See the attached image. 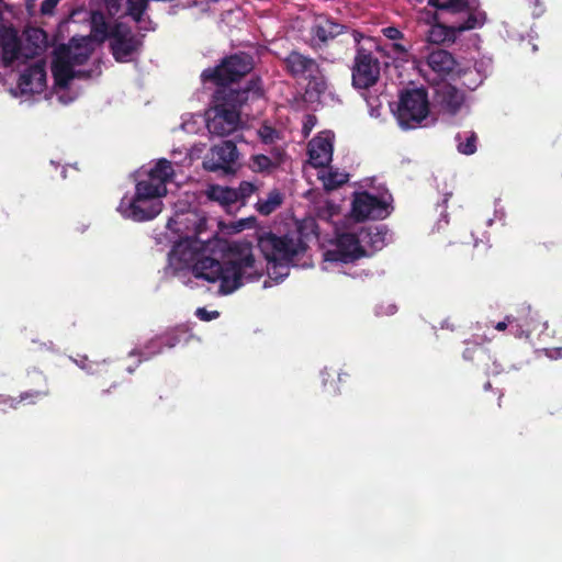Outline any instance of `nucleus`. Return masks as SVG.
I'll list each match as a JSON object with an SVG mask.
<instances>
[{
	"mask_svg": "<svg viewBox=\"0 0 562 562\" xmlns=\"http://www.w3.org/2000/svg\"><path fill=\"white\" fill-rule=\"evenodd\" d=\"M258 135L263 144H272L278 137V132L274 127L263 124L258 130Z\"/></svg>",
	"mask_w": 562,
	"mask_h": 562,
	"instance_id": "nucleus-40",
	"label": "nucleus"
},
{
	"mask_svg": "<svg viewBox=\"0 0 562 562\" xmlns=\"http://www.w3.org/2000/svg\"><path fill=\"white\" fill-rule=\"evenodd\" d=\"M351 31L346 25L339 24L331 19H324L312 25L308 45L312 49L319 50L326 47L329 41L339 35L348 34L350 36Z\"/></svg>",
	"mask_w": 562,
	"mask_h": 562,
	"instance_id": "nucleus-12",
	"label": "nucleus"
},
{
	"mask_svg": "<svg viewBox=\"0 0 562 562\" xmlns=\"http://www.w3.org/2000/svg\"><path fill=\"white\" fill-rule=\"evenodd\" d=\"M149 2V0H126L125 3V14L131 16L137 24H140L139 29L144 31L154 30V26H151V20L149 18H144L148 10Z\"/></svg>",
	"mask_w": 562,
	"mask_h": 562,
	"instance_id": "nucleus-25",
	"label": "nucleus"
},
{
	"mask_svg": "<svg viewBox=\"0 0 562 562\" xmlns=\"http://www.w3.org/2000/svg\"><path fill=\"white\" fill-rule=\"evenodd\" d=\"M283 203V195L278 189H273L268 193L266 200H258L256 209L261 215H270Z\"/></svg>",
	"mask_w": 562,
	"mask_h": 562,
	"instance_id": "nucleus-33",
	"label": "nucleus"
},
{
	"mask_svg": "<svg viewBox=\"0 0 562 562\" xmlns=\"http://www.w3.org/2000/svg\"><path fill=\"white\" fill-rule=\"evenodd\" d=\"M18 88L22 94L43 92L46 88V69L44 64L36 63L27 67L19 77Z\"/></svg>",
	"mask_w": 562,
	"mask_h": 562,
	"instance_id": "nucleus-14",
	"label": "nucleus"
},
{
	"mask_svg": "<svg viewBox=\"0 0 562 562\" xmlns=\"http://www.w3.org/2000/svg\"><path fill=\"white\" fill-rule=\"evenodd\" d=\"M249 167L255 172H271L277 169V164L273 162L271 157L257 154L250 157Z\"/></svg>",
	"mask_w": 562,
	"mask_h": 562,
	"instance_id": "nucleus-36",
	"label": "nucleus"
},
{
	"mask_svg": "<svg viewBox=\"0 0 562 562\" xmlns=\"http://www.w3.org/2000/svg\"><path fill=\"white\" fill-rule=\"evenodd\" d=\"M0 49L3 67L9 68L15 61L24 59L25 49L18 30L12 24L0 22Z\"/></svg>",
	"mask_w": 562,
	"mask_h": 562,
	"instance_id": "nucleus-10",
	"label": "nucleus"
},
{
	"mask_svg": "<svg viewBox=\"0 0 562 562\" xmlns=\"http://www.w3.org/2000/svg\"><path fill=\"white\" fill-rule=\"evenodd\" d=\"M458 34L456 25L435 24L429 31L428 40L435 44L453 43Z\"/></svg>",
	"mask_w": 562,
	"mask_h": 562,
	"instance_id": "nucleus-28",
	"label": "nucleus"
},
{
	"mask_svg": "<svg viewBox=\"0 0 562 562\" xmlns=\"http://www.w3.org/2000/svg\"><path fill=\"white\" fill-rule=\"evenodd\" d=\"M376 233L375 236H382L381 239H384V236L387 234V231L385 227H375Z\"/></svg>",
	"mask_w": 562,
	"mask_h": 562,
	"instance_id": "nucleus-51",
	"label": "nucleus"
},
{
	"mask_svg": "<svg viewBox=\"0 0 562 562\" xmlns=\"http://www.w3.org/2000/svg\"><path fill=\"white\" fill-rule=\"evenodd\" d=\"M2 19H3V15H2V13L0 12V22L2 21Z\"/></svg>",
	"mask_w": 562,
	"mask_h": 562,
	"instance_id": "nucleus-53",
	"label": "nucleus"
},
{
	"mask_svg": "<svg viewBox=\"0 0 562 562\" xmlns=\"http://www.w3.org/2000/svg\"><path fill=\"white\" fill-rule=\"evenodd\" d=\"M143 38L144 35L136 34L126 23H113L109 49L114 60L125 64L136 59L143 49Z\"/></svg>",
	"mask_w": 562,
	"mask_h": 562,
	"instance_id": "nucleus-7",
	"label": "nucleus"
},
{
	"mask_svg": "<svg viewBox=\"0 0 562 562\" xmlns=\"http://www.w3.org/2000/svg\"><path fill=\"white\" fill-rule=\"evenodd\" d=\"M236 190L237 198L241 204H245V200L249 198L255 191L256 187L254 183L248 181H241Z\"/></svg>",
	"mask_w": 562,
	"mask_h": 562,
	"instance_id": "nucleus-41",
	"label": "nucleus"
},
{
	"mask_svg": "<svg viewBox=\"0 0 562 562\" xmlns=\"http://www.w3.org/2000/svg\"><path fill=\"white\" fill-rule=\"evenodd\" d=\"M350 37L357 45L351 67V81L356 89L367 90L376 85L381 74V63L372 52L360 46L363 34L357 30L350 32Z\"/></svg>",
	"mask_w": 562,
	"mask_h": 562,
	"instance_id": "nucleus-5",
	"label": "nucleus"
},
{
	"mask_svg": "<svg viewBox=\"0 0 562 562\" xmlns=\"http://www.w3.org/2000/svg\"><path fill=\"white\" fill-rule=\"evenodd\" d=\"M383 35L392 41H396L403 37V33L395 26H387L382 30Z\"/></svg>",
	"mask_w": 562,
	"mask_h": 562,
	"instance_id": "nucleus-46",
	"label": "nucleus"
},
{
	"mask_svg": "<svg viewBox=\"0 0 562 562\" xmlns=\"http://www.w3.org/2000/svg\"><path fill=\"white\" fill-rule=\"evenodd\" d=\"M283 70L293 79H305L321 67L317 59L299 49H292L281 59Z\"/></svg>",
	"mask_w": 562,
	"mask_h": 562,
	"instance_id": "nucleus-11",
	"label": "nucleus"
},
{
	"mask_svg": "<svg viewBox=\"0 0 562 562\" xmlns=\"http://www.w3.org/2000/svg\"><path fill=\"white\" fill-rule=\"evenodd\" d=\"M304 80L307 81L305 87L306 100L312 103L319 102L329 88L328 79L325 76L324 69L319 67L318 72H313L312 76L306 77Z\"/></svg>",
	"mask_w": 562,
	"mask_h": 562,
	"instance_id": "nucleus-23",
	"label": "nucleus"
},
{
	"mask_svg": "<svg viewBox=\"0 0 562 562\" xmlns=\"http://www.w3.org/2000/svg\"><path fill=\"white\" fill-rule=\"evenodd\" d=\"M336 254L337 260L349 263L366 256V250L360 245V240L357 235L346 233L340 235L338 238Z\"/></svg>",
	"mask_w": 562,
	"mask_h": 562,
	"instance_id": "nucleus-17",
	"label": "nucleus"
},
{
	"mask_svg": "<svg viewBox=\"0 0 562 562\" xmlns=\"http://www.w3.org/2000/svg\"><path fill=\"white\" fill-rule=\"evenodd\" d=\"M29 374L30 375L32 374L35 379H37L42 382L40 387L22 392L18 398L11 397V396L4 397L2 401H0V403L5 404L9 407L15 409V408H18V405L22 402H27V403L34 404V403H36L37 400H40L44 396H47L49 393V390L47 386L46 378L43 375V373L38 372V371H33V372H30Z\"/></svg>",
	"mask_w": 562,
	"mask_h": 562,
	"instance_id": "nucleus-19",
	"label": "nucleus"
},
{
	"mask_svg": "<svg viewBox=\"0 0 562 562\" xmlns=\"http://www.w3.org/2000/svg\"><path fill=\"white\" fill-rule=\"evenodd\" d=\"M119 211L124 217L136 222L149 221L161 212V202L159 200H139L136 203V199H131L128 202L123 199Z\"/></svg>",
	"mask_w": 562,
	"mask_h": 562,
	"instance_id": "nucleus-13",
	"label": "nucleus"
},
{
	"mask_svg": "<svg viewBox=\"0 0 562 562\" xmlns=\"http://www.w3.org/2000/svg\"><path fill=\"white\" fill-rule=\"evenodd\" d=\"M195 315L196 317L200 319V321H203V322H210L212 319H215L220 316V312L218 311H207L206 308L204 307H199L196 311H195Z\"/></svg>",
	"mask_w": 562,
	"mask_h": 562,
	"instance_id": "nucleus-43",
	"label": "nucleus"
},
{
	"mask_svg": "<svg viewBox=\"0 0 562 562\" xmlns=\"http://www.w3.org/2000/svg\"><path fill=\"white\" fill-rule=\"evenodd\" d=\"M179 341H180V338L176 333H173V331L166 333L161 336H158V337H155L154 339H151L145 346V348L143 350L132 351L131 356H134V355L139 356V358H140L139 362L142 360H148L150 357L160 353L165 347L172 348L176 345H178Z\"/></svg>",
	"mask_w": 562,
	"mask_h": 562,
	"instance_id": "nucleus-22",
	"label": "nucleus"
},
{
	"mask_svg": "<svg viewBox=\"0 0 562 562\" xmlns=\"http://www.w3.org/2000/svg\"><path fill=\"white\" fill-rule=\"evenodd\" d=\"M426 63L440 79H445L453 74L458 65L453 55L445 49H436L429 53Z\"/></svg>",
	"mask_w": 562,
	"mask_h": 562,
	"instance_id": "nucleus-18",
	"label": "nucleus"
},
{
	"mask_svg": "<svg viewBox=\"0 0 562 562\" xmlns=\"http://www.w3.org/2000/svg\"><path fill=\"white\" fill-rule=\"evenodd\" d=\"M559 349H560V350H562V346H561V347H559Z\"/></svg>",
	"mask_w": 562,
	"mask_h": 562,
	"instance_id": "nucleus-54",
	"label": "nucleus"
},
{
	"mask_svg": "<svg viewBox=\"0 0 562 562\" xmlns=\"http://www.w3.org/2000/svg\"><path fill=\"white\" fill-rule=\"evenodd\" d=\"M57 50L68 61H70L74 67L86 64L91 55V50L86 46H76L72 48L70 46L61 45Z\"/></svg>",
	"mask_w": 562,
	"mask_h": 562,
	"instance_id": "nucleus-29",
	"label": "nucleus"
},
{
	"mask_svg": "<svg viewBox=\"0 0 562 562\" xmlns=\"http://www.w3.org/2000/svg\"><path fill=\"white\" fill-rule=\"evenodd\" d=\"M315 116L308 115L307 121L304 123V130L311 131L314 125Z\"/></svg>",
	"mask_w": 562,
	"mask_h": 562,
	"instance_id": "nucleus-50",
	"label": "nucleus"
},
{
	"mask_svg": "<svg viewBox=\"0 0 562 562\" xmlns=\"http://www.w3.org/2000/svg\"><path fill=\"white\" fill-rule=\"evenodd\" d=\"M263 94V85L259 76H252L245 87L239 89H216L213 95L214 105L207 114V131L220 137L236 132L240 125L241 106L262 98Z\"/></svg>",
	"mask_w": 562,
	"mask_h": 562,
	"instance_id": "nucleus-2",
	"label": "nucleus"
},
{
	"mask_svg": "<svg viewBox=\"0 0 562 562\" xmlns=\"http://www.w3.org/2000/svg\"><path fill=\"white\" fill-rule=\"evenodd\" d=\"M262 265L252 254L248 243H234L229 246L224 261L210 256L199 258L193 267V276L214 283L220 281V293L232 294L246 282L258 281L262 277Z\"/></svg>",
	"mask_w": 562,
	"mask_h": 562,
	"instance_id": "nucleus-1",
	"label": "nucleus"
},
{
	"mask_svg": "<svg viewBox=\"0 0 562 562\" xmlns=\"http://www.w3.org/2000/svg\"><path fill=\"white\" fill-rule=\"evenodd\" d=\"M173 173L172 164L169 160L162 158L159 159L157 164L149 170L148 178H150L156 183L166 186V183L171 180Z\"/></svg>",
	"mask_w": 562,
	"mask_h": 562,
	"instance_id": "nucleus-30",
	"label": "nucleus"
},
{
	"mask_svg": "<svg viewBox=\"0 0 562 562\" xmlns=\"http://www.w3.org/2000/svg\"><path fill=\"white\" fill-rule=\"evenodd\" d=\"M528 8L531 11L532 16L538 18L544 12V5L541 0H527Z\"/></svg>",
	"mask_w": 562,
	"mask_h": 562,
	"instance_id": "nucleus-44",
	"label": "nucleus"
},
{
	"mask_svg": "<svg viewBox=\"0 0 562 562\" xmlns=\"http://www.w3.org/2000/svg\"><path fill=\"white\" fill-rule=\"evenodd\" d=\"M91 76V70H75V78L88 79Z\"/></svg>",
	"mask_w": 562,
	"mask_h": 562,
	"instance_id": "nucleus-49",
	"label": "nucleus"
},
{
	"mask_svg": "<svg viewBox=\"0 0 562 562\" xmlns=\"http://www.w3.org/2000/svg\"><path fill=\"white\" fill-rule=\"evenodd\" d=\"M307 153L313 167H326L333 158V140L328 136H316L310 140Z\"/></svg>",
	"mask_w": 562,
	"mask_h": 562,
	"instance_id": "nucleus-16",
	"label": "nucleus"
},
{
	"mask_svg": "<svg viewBox=\"0 0 562 562\" xmlns=\"http://www.w3.org/2000/svg\"><path fill=\"white\" fill-rule=\"evenodd\" d=\"M106 11L110 15L114 16L119 14L126 3V0H104Z\"/></svg>",
	"mask_w": 562,
	"mask_h": 562,
	"instance_id": "nucleus-42",
	"label": "nucleus"
},
{
	"mask_svg": "<svg viewBox=\"0 0 562 562\" xmlns=\"http://www.w3.org/2000/svg\"><path fill=\"white\" fill-rule=\"evenodd\" d=\"M25 49L24 59H31L41 55L48 44L47 33L41 27H29L24 32Z\"/></svg>",
	"mask_w": 562,
	"mask_h": 562,
	"instance_id": "nucleus-20",
	"label": "nucleus"
},
{
	"mask_svg": "<svg viewBox=\"0 0 562 562\" xmlns=\"http://www.w3.org/2000/svg\"><path fill=\"white\" fill-rule=\"evenodd\" d=\"M166 193V186L156 183L150 178H148L147 180H140L136 183L135 195L133 199H136V203H138L139 200H158Z\"/></svg>",
	"mask_w": 562,
	"mask_h": 562,
	"instance_id": "nucleus-26",
	"label": "nucleus"
},
{
	"mask_svg": "<svg viewBox=\"0 0 562 562\" xmlns=\"http://www.w3.org/2000/svg\"><path fill=\"white\" fill-rule=\"evenodd\" d=\"M522 312L526 313V316L524 318L520 319L514 315H507L504 321L498 322L495 325V329L503 331L508 327V325H512L514 323H517V326H519V327L529 326L530 325V322H529L530 307L529 306L524 307Z\"/></svg>",
	"mask_w": 562,
	"mask_h": 562,
	"instance_id": "nucleus-39",
	"label": "nucleus"
},
{
	"mask_svg": "<svg viewBox=\"0 0 562 562\" xmlns=\"http://www.w3.org/2000/svg\"><path fill=\"white\" fill-rule=\"evenodd\" d=\"M255 68V58L246 52L225 56L215 67H209L201 74L204 83H213L217 89H233L232 83L249 75Z\"/></svg>",
	"mask_w": 562,
	"mask_h": 562,
	"instance_id": "nucleus-4",
	"label": "nucleus"
},
{
	"mask_svg": "<svg viewBox=\"0 0 562 562\" xmlns=\"http://www.w3.org/2000/svg\"><path fill=\"white\" fill-rule=\"evenodd\" d=\"M477 140L479 137L474 131H467L456 135L457 149L465 156L473 155L476 151Z\"/></svg>",
	"mask_w": 562,
	"mask_h": 562,
	"instance_id": "nucleus-32",
	"label": "nucleus"
},
{
	"mask_svg": "<svg viewBox=\"0 0 562 562\" xmlns=\"http://www.w3.org/2000/svg\"><path fill=\"white\" fill-rule=\"evenodd\" d=\"M428 2L439 10H448L453 13L470 11L473 9L469 0H429Z\"/></svg>",
	"mask_w": 562,
	"mask_h": 562,
	"instance_id": "nucleus-34",
	"label": "nucleus"
},
{
	"mask_svg": "<svg viewBox=\"0 0 562 562\" xmlns=\"http://www.w3.org/2000/svg\"><path fill=\"white\" fill-rule=\"evenodd\" d=\"M59 1L60 0H43L40 9L41 13L43 15H52Z\"/></svg>",
	"mask_w": 562,
	"mask_h": 562,
	"instance_id": "nucleus-45",
	"label": "nucleus"
},
{
	"mask_svg": "<svg viewBox=\"0 0 562 562\" xmlns=\"http://www.w3.org/2000/svg\"><path fill=\"white\" fill-rule=\"evenodd\" d=\"M436 101L443 112L454 115L464 102V93L450 83H443L436 89Z\"/></svg>",
	"mask_w": 562,
	"mask_h": 562,
	"instance_id": "nucleus-15",
	"label": "nucleus"
},
{
	"mask_svg": "<svg viewBox=\"0 0 562 562\" xmlns=\"http://www.w3.org/2000/svg\"><path fill=\"white\" fill-rule=\"evenodd\" d=\"M394 114L402 128L417 127L429 114V100L426 89L402 90Z\"/></svg>",
	"mask_w": 562,
	"mask_h": 562,
	"instance_id": "nucleus-6",
	"label": "nucleus"
},
{
	"mask_svg": "<svg viewBox=\"0 0 562 562\" xmlns=\"http://www.w3.org/2000/svg\"><path fill=\"white\" fill-rule=\"evenodd\" d=\"M210 198L227 206L239 202L236 190L228 187H213L210 192Z\"/></svg>",
	"mask_w": 562,
	"mask_h": 562,
	"instance_id": "nucleus-35",
	"label": "nucleus"
},
{
	"mask_svg": "<svg viewBox=\"0 0 562 562\" xmlns=\"http://www.w3.org/2000/svg\"><path fill=\"white\" fill-rule=\"evenodd\" d=\"M349 181V175L338 170H329L324 178V187L326 190H335Z\"/></svg>",
	"mask_w": 562,
	"mask_h": 562,
	"instance_id": "nucleus-37",
	"label": "nucleus"
},
{
	"mask_svg": "<svg viewBox=\"0 0 562 562\" xmlns=\"http://www.w3.org/2000/svg\"><path fill=\"white\" fill-rule=\"evenodd\" d=\"M463 359L482 367L486 373L491 371L490 362L492 356L487 348L477 341L467 340L463 350Z\"/></svg>",
	"mask_w": 562,
	"mask_h": 562,
	"instance_id": "nucleus-24",
	"label": "nucleus"
},
{
	"mask_svg": "<svg viewBox=\"0 0 562 562\" xmlns=\"http://www.w3.org/2000/svg\"><path fill=\"white\" fill-rule=\"evenodd\" d=\"M491 386H492V385H491V383H490V382H486V383L484 384V389H485V390H488Z\"/></svg>",
	"mask_w": 562,
	"mask_h": 562,
	"instance_id": "nucleus-52",
	"label": "nucleus"
},
{
	"mask_svg": "<svg viewBox=\"0 0 562 562\" xmlns=\"http://www.w3.org/2000/svg\"><path fill=\"white\" fill-rule=\"evenodd\" d=\"M485 21L484 12H470L467 20L463 23L456 24L457 32L462 33L464 31L473 30L482 26Z\"/></svg>",
	"mask_w": 562,
	"mask_h": 562,
	"instance_id": "nucleus-38",
	"label": "nucleus"
},
{
	"mask_svg": "<svg viewBox=\"0 0 562 562\" xmlns=\"http://www.w3.org/2000/svg\"><path fill=\"white\" fill-rule=\"evenodd\" d=\"M238 151L235 143L224 140L222 144L215 145L210 149L203 161V167L212 172L222 171L224 175H231L235 172Z\"/></svg>",
	"mask_w": 562,
	"mask_h": 562,
	"instance_id": "nucleus-9",
	"label": "nucleus"
},
{
	"mask_svg": "<svg viewBox=\"0 0 562 562\" xmlns=\"http://www.w3.org/2000/svg\"><path fill=\"white\" fill-rule=\"evenodd\" d=\"M393 53L397 56H402L407 53V48L401 43H392L389 46V54Z\"/></svg>",
	"mask_w": 562,
	"mask_h": 562,
	"instance_id": "nucleus-48",
	"label": "nucleus"
},
{
	"mask_svg": "<svg viewBox=\"0 0 562 562\" xmlns=\"http://www.w3.org/2000/svg\"><path fill=\"white\" fill-rule=\"evenodd\" d=\"M391 205L367 191L355 194L351 214L357 222L366 220H384L391 213Z\"/></svg>",
	"mask_w": 562,
	"mask_h": 562,
	"instance_id": "nucleus-8",
	"label": "nucleus"
},
{
	"mask_svg": "<svg viewBox=\"0 0 562 562\" xmlns=\"http://www.w3.org/2000/svg\"><path fill=\"white\" fill-rule=\"evenodd\" d=\"M317 222L313 217H306L300 222L296 223V229L290 232L294 238L300 239L305 247V252L308 249L307 243L311 240L312 237L317 238Z\"/></svg>",
	"mask_w": 562,
	"mask_h": 562,
	"instance_id": "nucleus-27",
	"label": "nucleus"
},
{
	"mask_svg": "<svg viewBox=\"0 0 562 562\" xmlns=\"http://www.w3.org/2000/svg\"><path fill=\"white\" fill-rule=\"evenodd\" d=\"M272 160L277 164V168L283 162V158L285 156V151L281 148H273L271 150Z\"/></svg>",
	"mask_w": 562,
	"mask_h": 562,
	"instance_id": "nucleus-47",
	"label": "nucleus"
},
{
	"mask_svg": "<svg viewBox=\"0 0 562 562\" xmlns=\"http://www.w3.org/2000/svg\"><path fill=\"white\" fill-rule=\"evenodd\" d=\"M257 241L263 257L271 265V273L276 279L286 277L291 266L305 267L307 265L305 261L301 262L306 254L304 244L294 238L290 232L283 235L263 232L258 235Z\"/></svg>",
	"mask_w": 562,
	"mask_h": 562,
	"instance_id": "nucleus-3",
	"label": "nucleus"
},
{
	"mask_svg": "<svg viewBox=\"0 0 562 562\" xmlns=\"http://www.w3.org/2000/svg\"><path fill=\"white\" fill-rule=\"evenodd\" d=\"M91 31L95 40L103 43L111 37L112 25L105 21L103 13L93 12L91 16Z\"/></svg>",
	"mask_w": 562,
	"mask_h": 562,
	"instance_id": "nucleus-31",
	"label": "nucleus"
},
{
	"mask_svg": "<svg viewBox=\"0 0 562 562\" xmlns=\"http://www.w3.org/2000/svg\"><path fill=\"white\" fill-rule=\"evenodd\" d=\"M52 74L55 86L63 90L67 89L70 81L75 79L74 66L57 49L52 61Z\"/></svg>",
	"mask_w": 562,
	"mask_h": 562,
	"instance_id": "nucleus-21",
	"label": "nucleus"
}]
</instances>
